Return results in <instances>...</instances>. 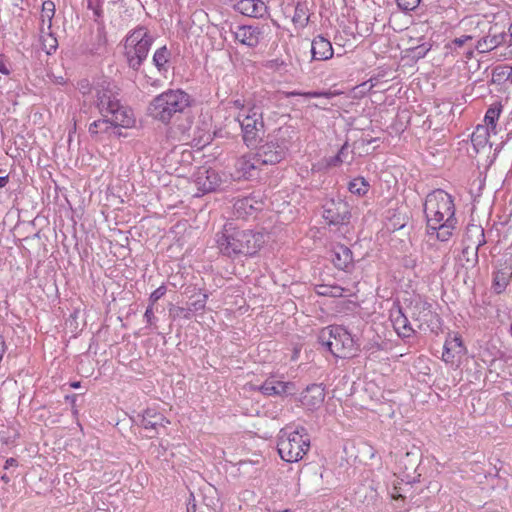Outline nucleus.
I'll list each match as a JSON object with an SVG mask.
<instances>
[{"label":"nucleus","mask_w":512,"mask_h":512,"mask_svg":"<svg viewBox=\"0 0 512 512\" xmlns=\"http://www.w3.org/2000/svg\"><path fill=\"white\" fill-rule=\"evenodd\" d=\"M323 218L329 225H346L350 222V205L342 199H330L323 205Z\"/></svg>","instance_id":"10"},{"label":"nucleus","mask_w":512,"mask_h":512,"mask_svg":"<svg viewBox=\"0 0 512 512\" xmlns=\"http://www.w3.org/2000/svg\"><path fill=\"white\" fill-rule=\"evenodd\" d=\"M1 480H2L5 484H8V483L11 481V477H10L7 473H4V474L1 476Z\"/></svg>","instance_id":"57"},{"label":"nucleus","mask_w":512,"mask_h":512,"mask_svg":"<svg viewBox=\"0 0 512 512\" xmlns=\"http://www.w3.org/2000/svg\"><path fill=\"white\" fill-rule=\"evenodd\" d=\"M491 130H488L484 126L478 125L476 130L471 136V141L475 147H484L488 142V137Z\"/></svg>","instance_id":"33"},{"label":"nucleus","mask_w":512,"mask_h":512,"mask_svg":"<svg viewBox=\"0 0 512 512\" xmlns=\"http://www.w3.org/2000/svg\"><path fill=\"white\" fill-rule=\"evenodd\" d=\"M457 219L446 220L436 225L427 226V233L429 235L436 234V238L442 242L448 241L453 235V231L457 227Z\"/></svg>","instance_id":"25"},{"label":"nucleus","mask_w":512,"mask_h":512,"mask_svg":"<svg viewBox=\"0 0 512 512\" xmlns=\"http://www.w3.org/2000/svg\"><path fill=\"white\" fill-rule=\"evenodd\" d=\"M234 39L250 48H255L261 40L262 30L258 26L241 25L233 31Z\"/></svg>","instance_id":"18"},{"label":"nucleus","mask_w":512,"mask_h":512,"mask_svg":"<svg viewBox=\"0 0 512 512\" xmlns=\"http://www.w3.org/2000/svg\"><path fill=\"white\" fill-rule=\"evenodd\" d=\"M396 2L400 10L409 12L415 10L419 6L421 0H396Z\"/></svg>","instance_id":"41"},{"label":"nucleus","mask_w":512,"mask_h":512,"mask_svg":"<svg viewBox=\"0 0 512 512\" xmlns=\"http://www.w3.org/2000/svg\"><path fill=\"white\" fill-rule=\"evenodd\" d=\"M465 353L466 347L463 344L462 337L458 333H448L443 346V361L453 364L456 357L460 358Z\"/></svg>","instance_id":"14"},{"label":"nucleus","mask_w":512,"mask_h":512,"mask_svg":"<svg viewBox=\"0 0 512 512\" xmlns=\"http://www.w3.org/2000/svg\"><path fill=\"white\" fill-rule=\"evenodd\" d=\"M431 45L429 44H421L416 47L411 48V52L413 53V56L416 58H423L427 54V52L430 50Z\"/></svg>","instance_id":"43"},{"label":"nucleus","mask_w":512,"mask_h":512,"mask_svg":"<svg viewBox=\"0 0 512 512\" xmlns=\"http://www.w3.org/2000/svg\"><path fill=\"white\" fill-rule=\"evenodd\" d=\"M152 43L153 37H150L134 44L135 57H130V67L137 69L141 65L146 59Z\"/></svg>","instance_id":"26"},{"label":"nucleus","mask_w":512,"mask_h":512,"mask_svg":"<svg viewBox=\"0 0 512 512\" xmlns=\"http://www.w3.org/2000/svg\"><path fill=\"white\" fill-rule=\"evenodd\" d=\"M41 43L43 50L48 55L54 53L58 47V41L51 32L47 33L46 36H41Z\"/></svg>","instance_id":"35"},{"label":"nucleus","mask_w":512,"mask_h":512,"mask_svg":"<svg viewBox=\"0 0 512 512\" xmlns=\"http://www.w3.org/2000/svg\"><path fill=\"white\" fill-rule=\"evenodd\" d=\"M507 37H509V35H506L503 31L498 32L496 27H491L487 36L479 39L476 44L471 43L468 45L467 54H472L473 47H475L479 52L491 51L501 44L506 43Z\"/></svg>","instance_id":"13"},{"label":"nucleus","mask_w":512,"mask_h":512,"mask_svg":"<svg viewBox=\"0 0 512 512\" xmlns=\"http://www.w3.org/2000/svg\"><path fill=\"white\" fill-rule=\"evenodd\" d=\"M369 184L363 177L353 179L348 184V190L355 195L363 196L368 192Z\"/></svg>","instance_id":"34"},{"label":"nucleus","mask_w":512,"mask_h":512,"mask_svg":"<svg viewBox=\"0 0 512 512\" xmlns=\"http://www.w3.org/2000/svg\"><path fill=\"white\" fill-rule=\"evenodd\" d=\"M502 104L501 102H495L493 103L486 111L484 122H485V128L488 130H491V132L496 135L497 134V120L499 119L501 112H502Z\"/></svg>","instance_id":"28"},{"label":"nucleus","mask_w":512,"mask_h":512,"mask_svg":"<svg viewBox=\"0 0 512 512\" xmlns=\"http://www.w3.org/2000/svg\"><path fill=\"white\" fill-rule=\"evenodd\" d=\"M309 449L310 435L303 426H297L295 430L286 426L279 431L277 450L284 461L289 463L298 462Z\"/></svg>","instance_id":"3"},{"label":"nucleus","mask_w":512,"mask_h":512,"mask_svg":"<svg viewBox=\"0 0 512 512\" xmlns=\"http://www.w3.org/2000/svg\"><path fill=\"white\" fill-rule=\"evenodd\" d=\"M233 8L240 14L257 19L269 17V8L262 0H238Z\"/></svg>","instance_id":"11"},{"label":"nucleus","mask_w":512,"mask_h":512,"mask_svg":"<svg viewBox=\"0 0 512 512\" xmlns=\"http://www.w3.org/2000/svg\"><path fill=\"white\" fill-rule=\"evenodd\" d=\"M9 181V176L8 175H5V176H0V188H3L7 185Z\"/></svg>","instance_id":"54"},{"label":"nucleus","mask_w":512,"mask_h":512,"mask_svg":"<svg viewBox=\"0 0 512 512\" xmlns=\"http://www.w3.org/2000/svg\"><path fill=\"white\" fill-rule=\"evenodd\" d=\"M166 293V287L161 285L156 290H154L149 298L150 305H154L160 298H162Z\"/></svg>","instance_id":"44"},{"label":"nucleus","mask_w":512,"mask_h":512,"mask_svg":"<svg viewBox=\"0 0 512 512\" xmlns=\"http://www.w3.org/2000/svg\"><path fill=\"white\" fill-rule=\"evenodd\" d=\"M284 512H288V510H285Z\"/></svg>","instance_id":"63"},{"label":"nucleus","mask_w":512,"mask_h":512,"mask_svg":"<svg viewBox=\"0 0 512 512\" xmlns=\"http://www.w3.org/2000/svg\"><path fill=\"white\" fill-rule=\"evenodd\" d=\"M196 508H197V505L195 502V497H194L193 493H191L188 503H187V512H196Z\"/></svg>","instance_id":"50"},{"label":"nucleus","mask_w":512,"mask_h":512,"mask_svg":"<svg viewBox=\"0 0 512 512\" xmlns=\"http://www.w3.org/2000/svg\"><path fill=\"white\" fill-rule=\"evenodd\" d=\"M207 299H208V295L202 294L199 299L189 303V308L191 310V313L199 311V310H203L206 306Z\"/></svg>","instance_id":"42"},{"label":"nucleus","mask_w":512,"mask_h":512,"mask_svg":"<svg viewBox=\"0 0 512 512\" xmlns=\"http://www.w3.org/2000/svg\"><path fill=\"white\" fill-rule=\"evenodd\" d=\"M11 467H18V461L15 458H8L5 462L4 469L8 470Z\"/></svg>","instance_id":"52"},{"label":"nucleus","mask_w":512,"mask_h":512,"mask_svg":"<svg viewBox=\"0 0 512 512\" xmlns=\"http://www.w3.org/2000/svg\"><path fill=\"white\" fill-rule=\"evenodd\" d=\"M234 214L237 218H246L252 215L254 212L262 209V202L255 199L252 196H246L235 200Z\"/></svg>","instance_id":"23"},{"label":"nucleus","mask_w":512,"mask_h":512,"mask_svg":"<svg viewBox=\"0 0 512 512\" xmlns=\"http://www.w3.org/2000/svg\"><path fill=\"white\" fill-rule=\"evenodd\" d=\"M421 457L422 453L420 448L414 446L412 450L407 451L397 461L399 470L405 475L406 478L414 479V475L419 467Z\"/></svg>","instance_id":"16"},{"label":"nucleus","mask_w":512,"mask_h":512,"mask_svg":"<svg viewBox=\"0 0 512 512\" xmlns=\"http://www.w3.org/2000/svg\"><path fill=\"white\" fill-rule=\"evenodd\" d=\"M112 5L117 9L125 8L126 0H109Z\"/></svg>","instance_id":"53"},{"label":"nucleus","mask_w":512,"mask_h":512,"mask_svg":"<svg viewBox=\"0 0 512 512\" xmlns=\"http://www.w3.org/2000/svg\"><path fill=\"white\" fill-rule=\"evenodd\" d=\"M216 243L221 254L229 258L253 256L263 244V235L225 226L221 233L216 234Z\"/></svg>","instance_id":"1"},{"label":"nucleus","mask_w":512,"mask_h":512,"mask_svg":"<svg viewBox=\"0 0 512 512\" xmlns=\"http://www.w3.org/2000/svg\"><path fill=\"white\" fill-rule=\"evenodd\" d=\"M261 166V163L258 161L257 156L254 155H244L238 158L235 162V173L234 177L240 179L245 178L249 179L254 176L253 171L257 170Z\"/></svg>","instance_id":"20"},{"label":"nucleus","mask_w":512,"mask_h":512,"mask_svg":"<svg viewBox=\"0 0 512 512\" xmlns=\"http://www.w3.org/2000/svg\"><path fill=\"white\" fill-rule=\"evenodd\" d=\"M325 399L322 384H311L301 394V403L308 409L319 407Z\"/></svg>","instance_id":"21"},{"label":"nucleus","mask_w":512,"mask_h":512,"mask_svg":"<svg viewBox=\"0 0 512 512\" xmlns=\"http://www.w3.org/2000/svg\"><path fill=\"white\" fill-rule=\"evenodd\" d=\"M351 152L349 150V144L348 142H345L342 147L340 148L339 152L337 153L340 157L344 158V162H351L353 160V157L351 156L350 157V160L347 161V155L348 153Z\"/></svg>","instance_id":"48"},{"label":"nucleus","mask_w":512,"mask_h":512,"mask_svg":"<svg viewBox=\"0 0 512 512\" xmlns=\"http://www.w3.org/2000/svg\"><path fill=\"white\" fill-rule=\"evenodd\" d=\"M345 289L341 286L334 285V286H327V285H321L319 286L318 293L323 296H330V297H342L344 296Z\"/></svg>","instance_id":"37"},{"label":"nucleus","mask_w":512,"mask_h":512,"mask_svg":"<svg viewBox=\"0 0 512 512\" xmlns=\"http://www.w3.org/2000/svg\"><path fill=\"white\" fill-rule=\"evenodd\" d=\"M453 197L442 189L428 193L424 202V214L427 226L456 219Z\"/></svg>","instance_id":"6"},{"label":"nucleus","mask_w":512,"mask_h":512,"mask_svg":"<svg viewBox=\"0 0 512 512\" xmlns=\"http://www.w3.org/2000/svg\"><path fill=\"white\" fill-rule=\"evenodd\" d=\"M509 69H510V72L507 76V79H509L512 82V68H509Z\"/></svg>","instance_id":"61"},{"label":"nucleus","mask_w":512,"mask_h":512,"mask_svg":"<svg viewBox=\"0 0 512 512\" xmlns=\"http://www.w3.org/2000/svg\"><path fill=\"white\" fill-rule=\"evenodd\" d=\"M331 261L333 265L345 272H350L354 267L353 253L344 244H336L331 250Z\"/></svg>","instance_id":"17"},{"label":"nucleus","mask_w":512,"mask_h":512,"mask_svg":"<svg viewBox=\"0 0 512 512\" xmlns=\"http://www.w3.org/2000/svg\"><path fill=\"white\" fill-rule=\"evenodd\" d=\"M55 14V4L54 2L47 0L44 1L42 4V22L44 23L47 19L48 21V29H51L52 26V19Z\"/></svg>","instance_id":"36"},{"label":"nucleus","mask_w":512,"mask_h":512,"mask_svg":"<svg viewBox=\"0 0 512 512\" xmlns=\"http://www.w3.org/2000/svg\"><path fill=\"white\" fill-rule=\"evenodd\" d=\"M189 105V94L180 89H170L156 96L150 103L148 111L154 119L169 123L175 115L182 113Z\"/></svg>","instance_id":"4"},{"label":"nucleus","mask_w":512,"mask_h":512,"mask_svg":"<svg viewBox=\"0 0 512 512\" xmlns=\"http://www.w3.org/2000/svg\"><path fill=\"white\" fill-rule=\"evenodd\" d=\"M334 50L331 42L323 35H317L311 42V60L326 61L333 57Z\"/></svg>","instance_id":"19"},{"label":"nucleus","mask_w":512,"mask_h":512,"mask_svg":"<svg viewBox=\"0 0 512 512\" xmlns=\"http://www.w3.org/2000/svg\"><path fill=\"white\" fill-rule=\"evenodd\" d=\"M169 312H170V317L173 320H175L177 318L190 319L191 314H192L190 308L186 309V308L179 307V306H172L169 309Z\"/></svg>","instance_id":"40"},{"label":"nucleus","mask_w":512,"mask_h":512,"mask_svg":"<svg viewBox=\"0 0 512 512\" xmlns=\"http://www.w3.org/2000/svg\"><path fill=\"white\" fill-rule=\"evenodd\" d=\"M130 420L139 426H143L145 429L156 430L158 426H164V416L161 413H157L153 409H146L143 414L138 413L136 416H130Z\"/></svg>","instance_id":"22"},{"label":"nucleus","mask_w":512,"mask_h":512,"mask_svg":"<svg viewBox=\"0 0 512 512\" xmlns=\"http://www.w3.org/2000/svg\"><path fill=\"white\" fill-rule=\"evenodd\" d=\"M344 162V158L340 157L338 154L335 155L334 157H331L328 161V165L329 166H339L340 164H342Z\"/></svg>","instance_id":"51"},{"label":"nucleus","mask_w":512,"mask_h":512,"mask_svg":"<svg viewBox=\"0 0 512 512\" xmlns=\"http://www.w3.org/2000/svg\"><path fill=\"white\" fill-rule=\"evenodd\" d=\"M77 86H78L79 91L83 95L91 93L92 89H94V86L92 87V85L90 84L89 80H87V79L80 80L78 82Z\"/></svg>","instance_id":"45"},{"label":"nucleus","mask_w":512,"mask_h":512,"mask_svg":"<svg viewBox=\"0 0 512 512\" xmlns=\"http://www.w3.org/2000/svg\"><path fill=\"white\" fill-rule=\"evenodd\" d=\"M473 37L470 35H462L446 44V48L459 53V49L463 48L468 42L471 44Z\"/></svg>","instance_id":"38"},{"label":"nucleus","mask_w":512,"mask_h":512,"mask_svg":"<svg viewBox=\"0 0 512 512\" xmlns=\"http://www.w3.org/2000/svg\"><path fill=\"white\" fill-rule=\"evenodd\" d=\"M257 390L266 396L284 397L294 394L295 385L292 382L281 381L275 376H271L258 386Z\"/></svg>","instance_id":"12"},{"label":"nucleus","mask_w":512,"mask_h":512,"mask_svg":"<svg viewBox=\"0 0 512 512\" xmlns=\"http://www.w3.org/2000/svg\"><path fill=\"white\" fill-rule=\"evenodd\" d=\"M284 512H288V510H285Z\"/></svg>","instance_id":"64"},{"label":"nucleus","mask_w":512,"mask_h":512,"mask_svg":"<svg viewBox=\"0 0 512 512\" xmlns=\"http://www.w3.org/2000/svg\"><path fill=\"white\" fill-rule=\"evenodd\" d=\"M122 44H123L124 48H127V47H128V35H126V36L122 39Z\"/></svg>","instance_id":"58"},{"label":"nucleus","mask_w":512,"mask_h":512,"mask_svg":"<svg viewBox=\"0 0 512 512\" xmlns=\"http://www.w3.org/2000/svg\"><path fill=\"white\" fill-rule=\"evenodd\" d=\"M144 317L146 318V321L148 324L153 325V321L155 320V316L153 313V305H150L147 307Z\"/></svg>","instance_id":"49"},{"label":"nucleus","mask_w":512,"mask_h":512,"mask_svg":"<svg viewBox=\"0 0 512 512\" xmlns=\"http://www.w3.org/2000/svg\"><path fill=\"white\" fill-rule=\"evenodd\" d=\"M94 90L96 93V105L105 117L108 114L111 115V124L114 126V130L118 126L127 129L128 126L125 125L128 117L127 110L120 104L117 98V87L107 79H101L94 84Z\"/></svg>","instance_id":"2"},{"label":"nucleus","mask_w":512,"mask_h":512,"mask_svg":"<svg viewBox=\"0 0 512 512\" xmlns=\"http://www.w3.org/2000/svg\"><path fill=\"white\" fill-rule=\"evenodd\" d=\"M152 37L148 31L147 28L140 26L132 31L130 33V43H139L140 41H143L144 39H148Z\"/></svg>","instance_id":"39"},{"label":"nucleus","mask_w":512,"mask_h":512,"mask_svg":"<svg viewBox=\"0 0 512 512\" xmlns=\"http://www.w3.org/2000/svg\"><path fill=\"white\" fill-rule=\"evenodd\" d=\"M88 8L93 11L96 17L101 16L100 2L101 0H87Z\"/></svg>","instance_id":"46"},{"label":"nucleus","mask_w":512,"mask_h":512,"mask_svg":"<svg viewBox=\"0 0 512 512\" xmlns=\"http://www.w3.org/2000/svg\"><path fill=\"white\" fill-rule=\"evenodd\" d=\"M410 317L418 323V329L436 332L441 326L440 316L433 311L432 305L426 301L415 300L409 306Z\"/></svg>","instance_id":"9"},{"label":"nucleus","mask_w":512,"mask_h":512,"mask_svg":"<svg viewBox=\"0 0 512 512\" xmlns=\"http://www.w3.org/2000/svg\"><path fill=\"white\" fill-rule=\"evenodd\" d=\"M171 57V52L166 46H162L157 49L153 55V63L160 73H166L168 71L167 63Z\"/></svg>","instance_id":"31"},{"label":"nucleus","mask_w":512,"mask_h":512,"mask_svg":"<svg viewBox=\"0 0 512 512\" xmlns=\"http://www.w3.org/2000/svg\"><path fill=\"white\" fill-rule=\"evenodd\" d=\"M237 120L241 126L242 138L248 147L257 146L265 134L262 109L256 105L240 112Z\"/></svg>","instance_id":"8"},{"label":"nucleus","mask_w":512,"mask_h":512,"mask_svg":"<svg viewBox=\"0 0 512 512\" xmlns=\"http://www.w3.org/2000/svg\"><path fill=\"white\" fill-rule=\"evenodd\" d=\"M70 386L72 388H79L80 387V382L79 381L71 382Z\"/></svg>","instance_id":"59"},{"label":"nucleus","mask_w":512,"mask_h":512,"mask_svg":"<svg viewBox=\"0 0 512 512\" xmlns=\"http://www.w3.org/2000/svg\"><path fill=\"white\" fill-rule=\"evenodd\" d=\"M481 241L478 243L475 249H472L471 247L467 246L464 247L462 250V260L465 261L463 264L464 267L470 268L474 267L478 263V250L479 248L485 244V236H484V230H481Z\"/></svg>","instance_id":"29"},{"label":"nucleus","mask_w":512,"mask_h":512,"mask_svg":"<svg viewBox=\"0 0 512 512\" xmlns=\"http://www.w3.org/2000/svg\"><path fill=\"white\" fill-rule=\"evenodd\" d=\"M510 331H511V334H512V324H511V328H510Z\"/></svg>","instance_id":"62"},{"label":"nucleus","mask_w":512,"mask_h":512,"mask_svg":"<svg viewBox=\"0 0 512 512\" xmlns=\"http://www.w3.org/2000/svg\"><path fill=\"white\" fill-rule=\"evenodd\" d=\"M321 95V93L319 92H315V91H309V92H297V91H292V92H289L287 94L288 97H293V96H304L306 98H317Z\"/></svg>","instance_id":"47"},{"label":"nucleus","mask_w":512,"mask_h":512,"mask_svg":"<svg viewBox=\"0 0 512 512\" xmlns=\"http://www.w3.org/2000/svg\"><path fill=\"white\" fill-rule=\"evenodd\" d=\"M319 343L335 357L350 358L354 356L355 340L342 326L332 325L321 330L318 336Z\"/></svg>","instance_id":"7"},{"label":"nucleus","mask_w":512,"mask_h":512,"mask_svg":"<svg viewBox=\"0 0 512 512\" xmlns=\"http://www.w3.org/2000/svg\"><path fill=\"white\" fill-rule=\"evenodd\" d=\"M511 280H512V268H505V269L498 270L494 274L493 284H492V287H493L495 293H497V294L502 293L506 289L507 285L509 284V282Z\"/></svg>","instance_id":"30"},{"label":"nucleus","mask_w":512,"mask_h":512,"mask_svg":"<svg viewBox=\"0 0 512 512\" xmlns=\"http://www.w3.org/2000/svg\"><path fill=\"white\" fill-rule=\"evenodd\" d=\"M195 185L203 194L215 191L221 182L218 172L212 168H200L195 175Z\"/></svg>","instance_id":"15"},{"label":"nucleus","mask_w":512,"mask_h":512,"mask_svg":"<svg viewBox=\"0 0 512 512\" xmlns=\"http://www.w3.org/2000/svg\"><path fill=\"white\" fill-rule=\"evenodd\" d=\"M110 129L112 130L111 134H113L117 138L126 137L127 136L126 132L125 133L122 132V129H124L122 126H118L114 130V126L111 124V118H109V119H102V120H96L93 123H91L90 126H89V132L92 135L93 134H98L99 132H108Z\"/></svg>","instance_id":"27"},{"label":"nucleus","mask_w":512,"mask_h":512,"mask_svg":"<svg viewBox=\"0 0 512 512\" xmlns=\"http://www.w3.org/2000/svg\"><path fill=\"white\" fill-rule=\"evenodd\" d=\"M391 321L395 331L401 338H409L415 333L408 317L402 312L401 308L391 314Z\"/></svg>","instance_id":"24"},{"label":"nucleus","mask_w":512,"mask_h":512,"mask_svg":"<svg viewBox=\"0 0 512 512\" xmlns=\"http://www.w3.org/2000/svg\"><path fill=\"white\" fill-rule=\"evenodd\" d=\"M0 73L5 74V75H8L10 73L9 69L1 61H0Z\"/></svg>","instance_id":"56"},{"label":"nucleus","mask_w":512,"mask_h":512,"mask_svg":"<svg viewBox=\"0 0 512 512\" xmlns=\"http://www.w3.org/2000/svg\"><path fill=\"white\" fill-rule=\"evenodd\" d=\"M307 13V4L305 2H297L295 5V12L292 21L295 24H300L301 27H306L310 21V17Z\"/></svg>","instance_id":"32"},{"label":"nucleus","mask_w":512,"mask_h":512,"mask_svg":"<svg viewBox=\"0 0 512 512\" xmlns=\"http://www.w3.org/2000/svg\"><path fill=\"white\" fill-rule=\"evenodd\" d=\"M295 134L292 126L281 127L269 140L259 146L255 155L261 165H274L282 161L292 145Z\"/></svg>","instance_id":"5"},{"label":"nucleus","mask_w":512,"mask_h":512,"mask_svg":"<svg viewBox=\"0 0 512 512\" xmlns=\"http://www.w3.org/2000/svg\"><path fill=\"white\" fill-rule=\"evenodd\" d=\"M233 105L236 107V108H239L241 110L244 109V101L243 100H240V99H237V100H234L233 101Z\"/></svg>","instance_id":"55"},{"label":"nucleus","mask_w":512,"mask_h":512,"mask_svg":"<svg viewBox=\"0 0 512 512\" xmlns=\"http://www.w3.org/2000/svg\"><path fill=\"white\" fill-rule=\"evenodd\" d=\"M509 45L512 46V24L509 27Z\"/></svg>","instance_id":"60"}]
</instances>
